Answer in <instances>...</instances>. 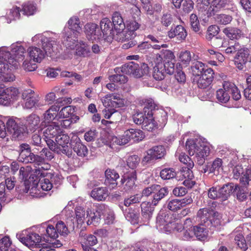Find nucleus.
Segmentation results:
<instances>
[{
  "mask_svg": "<svg viewBox=\"0 0 251 251\" xmlns=\"http://www.w3.org/2000/svg\"><path fill=\"white\" fill-rule=\"evenodd\" d=\"M100 26L104 40L110 42L116 37L114 35L112 24L108 18H103L100 21Z\"/></svg>",
  "mask_w": 251,
  "mask_h": 251,
  "instance_id": "obj_16",
  "label": "nucleus"
},
{
  "mask_svg": "<svg viewBox=\"0 0 251 251\" xmlns=\"http://www.w3.org/2000/svg\"><path fill=\"white\" fill-rule=\"evenodd\" d=\"M112 25L115 31L117 32V37H119V34L124 30L125 28V24L121 14L118 12H115L112 17Z\"/></svg>",
  "mask_w": 251,
  "mask_h": 251,
  "instance_id": "obj_23",
  "label": "nucleus"
},
{
  "mask_svg": "<svg viewBox=\"0 0 251 251\" xmlns=\"http://www.w3.org/2000/svg\"><path fill=\"white\" fill-rule=\"evenodd\" d=\"M242 48V46L238 42L227 40L224 49H221V50L227 55H233L236 52H238Z\"/></svg>",
  "mask_w": 251,
  "mask_h": 251,
  "instance_id": "obj_33",
  "label": "nucleus"
},
{
  "mask_svg": "<svg viewBox=\"0 0 251 251\" xmlns=\"http://www.w3.org/2000/svg\"><path fill=\"white\" fill-rule=\"evenodd\" d=\"M33 181V184L38 188H41L43 191H48L50 190L53 187L52 182L58 180L59 184H60V177L59 176H52V178L48 177L42 176L38 178H34Z\"/></svg>",
  "mask_w": 251,
  "mask_h": 251,
  "instance_id": "obj_11",
  "label": "nucleus"
},
{
  "mask_svg": "<svg viewBox=\"0 0 251 251\" xmlns=\"http://www.w3.org/2000/svg\"><path fill=\"white\" fill-rule=\"evenodd\" d=\"M44 159L42 158V161H35V162L39 163L37 164V166H34V169L33 170L32 172L30 175V178L32 177V179L34 178H38L42 176L48 177L52 178L53 174L51 173L48 172L50 169V166L48 163H43Z\"/></svg>",
  "mask_w": 251,
  "mask_h": 251,
  "instance_id": "obj_12",
  "label": "nucleus"
},
{
  "mask_svg": "<svg viewBox=\"0 0 251 251\" xmlns=\"http://www.w3.org/2000/svg\"><path fill=\"white\" fill-rule=\"evenodd\" d=\"M168 194V189L166 187L161 188H157V190L155 191L153 195V199L151 204L153 206L156 205L159 201L164 198Z\"/></svg>",
  "mask_w": 251,
  "mask_h": 251,
  "instance_id": "obj_46",
  "label": "nucleus"
},
{
  "mask_svg": "<svg viewBox=\"0 0 251 251\" xmlns=\"http://www.w3.org/2000/svg\"><path fill=\"white\" fill-rule=\"evenodd\" d=\"M67 24L68 26L64 28L63 34L66 38L68 47L72 48L74 45L72 39L78 38L82 31V28L80 25V20L76 16L71 17L68 21Z\"/></svg>",
  "mask_w": 251,
  "mask_h": 251,
  "instance_id": "obj_6",
  "label": "nucleus"
},
{
  "mask_svg": "<svg viewBox=\"0 0 251 251\" xmlns=\"http://www.w3.org/2000/svg\"><path fill=\"white\" fill-rule=\"evenodd\" d=\"M215 15L214 18L215 21L219 24L222 25H227L229 24L232 21V18L231 16L226 14H217Z\"/></svg>",
  "mask_w": 251,
  "mask_h": 251,
  "instance_id": "obj_60",
  "label": "nucleus"
},
{
  "mask_svg": "<svg viewBox=\"0 0 251 251\" xmlns=\"http://www.w3.org/2000/svg\"><path fill=\"white\" fill-rule=\"evenodd\" d=\"M206 68L203 63L200 61H197L195 63L194 65L192 67L193 74L195 76H199L201 75Z\"/></svg>",
  "mask_w": 251,
  "mask_h": 251,
  "instance_id": "obj_58",
  "label": "nucleus"
},
{
  "mask_svg": "<svg viewBox=\"0 0 251 251\" xmlns=\"http://www.w3.org/2000/svg\"><path fill=\"white\" fill-rule=\"evenodd\" d=\"M197 2L200 11L205 12L208 17L214 15V8L212 5L209 6L210 0H197Z\"/></svg>",
  "mask_w": 251,
  "mask_h": 251,
  "instance_id": "obj_36",
  "label": "nucleus"
},
{
  "mask_svg": "<svg viewBox=\"0 0 251 251\" xmlns=\"http://www.w3.org/2000/svg\"><path fill=\"white\" fill-rule=\"evenodd\" d=\"M116 73H120L132 75L133 77L140 78L147 75L149 72V68L147 64L143 63L139 65L133 62L123 65L121 67L114 69Z\"/></svg>",
  "mask_w": 251,
  "mask_h": 251,
  "instance_id": "obj_5",
  "label": "nucleus"
},
{
  "mask_svg": "<svg viewBox=\"0 0 251 251\" xmlns=\"http://www.w3.org/2000/svg\"><path fill=\"white\" fill-rule=\"evenodd\" d=\"M223 87L229 91V94L231 95L234 100H237L241 98L240 92L234 84L228 81H224Z\"/></svg>",
  "mask_w": 251,
  "mask_h": 251,
  "instance_id": "obj_40",
  "label": "nucleus"
},
{
  "mask_svg": "<svg viewBox=\"0 0 251 251\" xmlns=\"http://www.w3.org/2000/svg\"><path fill=\"white\" fill-rule=\"evenodd\" d=\"M20 8L17 6L13 7L11 9H9L6 13V17H1L0 21H3L4 19H6L7 23H10L12 21L16 19H19L20 17Z\"/></svg>",
  "mask_w": 251,
  "mask_h": 251,
  "instance_id": "obj_45",
  "label": "nucleus"
},
{
  "mask_svg": "<svg viewBox=\"0 0 251 251\" xmlns=\"http://www.w3.org/2000/svg\"><path fill=\"white\" fill-rule=\"evenodd\" d=\"M239 189V186L237 184L230 183L223 185L219 189L220 198L223 200H226L231 194Z\"/></svg>",
  "mask_w": 251,
  "mask_h": 251,
  "instance_id": "obj_28",
  "label": "nucleus"
},
{
  "mask_svg": "<svg viewBox=\"0 0 251 251\" xmlns=\"http://www.w3.org/2000/svg\"><path fill=\"white\" fill-rule=\"evenodd\" d=\"M103 211L102 215L104 216L105 224L110 225L114 223L115 215L113 211L107 205L101 204L100 205V210Z\"/></svg>",
  "mask_w": 251,
  "mask_h": 251,
  "instance_id": "obj_32",
  "label": "nucleus"
},
{
  "mask_svg": "<svg viewBox=\"0 0 251 251\" xmlns=\"http://www.w3.org/2000/svg\"><path fill=\"white\" fill-rule=\"evenodd\" d=\"M213 215H218V212L209 208H201L197 212V216L200 219L201 223L206 225Z\"/></svg>",
  "mask_w": 251,
  "mask_h": 251,
  "instance_id": "obj_30",
  "label": "nucleus"
},
{
  "mask_svg": "<svg viewBox=\"0 0 251 251\" xmlns=\"http://www.w3.org/2000/svg\"><path fill=\"white\" fill-rule=\"evenodd\" d=\"M40 122V117L36 114H32L27 117L25 124L26 128L32 131L38 127Z\"/></svg>",
  "mask_w": 251,
  "mask_h": 251,
  "instance_id": "obj_41",
  "label": "nucleus"
},
{
  "mask_svg": "<svg viewBox=\"0 0 251 251\" xmlns=\"http://www.w3.org/2000/svg\"><path fill=\"white\" fill-rule=\"evenodd\" d=\"M179 61L182 65L187 66L191 60V55L189 51L185 50L181 51L178 55Z\"/></svg>",
  "mask_w": 251,
  "mask_h": 251,
  "instance_id": "obj_52",
  "label": "nucleus"
},
{
  "mask_svg": "<svg viewBox=\"0 0 251 251\" xmlns=\"http://www.w3.org/2000/svg\"><path fill=\"white\" fill-rule=\"evenodd\" d=\"M84 32L89 40L94 41L100 38L101 33L97 25L88 23L84 26Z\"/></svg>",
  "mask_w": 251,
  "mask_h": 251,
  "instance_id": "obj_20",
  "label": "nucleus"
},
{
  "mask_svg": "<svg viewBox=\"0 0 251 251\" xmlns=\"http://www.w3.org/2000/svg\"><path fill=\"white\" fill-rule=\"evenodd\" d=\"M234 240L237 246L241 249L246 251L248 249L246 241L243 235L239 233L235 235Z\"/></svg>",
  "mask_w": 251,
  "mask_h": 251,
  "instance_id": "obj_59",
  "label": "nucleus"
},
{
  "mask_svg": "<svg viewBox=\"0 0 251 251\" xmlns=\"http://www.w3.org/2000/svg\"><path fill=\"white\" fill-rule=\"evenodd\" d=\"M19 159L21 162L28 163H33L38 160L41 162L42 157L38 155H35L31 152L30 150H24L20 151Z\"/></svg>",
  "mask_w": 251,
  "mask_h": 251,
  "instance_id": "obj_27",
  "label": "nucleus"
},
{
  "mask_svg": "<svg viewBox=\"0 0 251 251\" xmlns=\"http://www.w3.org/2000/svg\"><path fill=\"white\" fill-rule=\"evenodd\" d=\"M99 210L100 205L97 207L96 212H92L90 209H87L86 210V218H87L86 223L88 225L93 224L96 226L100 223L103 211Z\"/></svg>",
  "mask_w": 251,
  "mask_h": 251,
  "instance_id": "obj_26",
  "label": "nucleus"
},
{
  "mask_svg": "<svg viewBox=\"0 0 251 251\" xmlns=\"http://www.w3.org/2000/svg\"><path fill=\"white\" fill-rule=\"evenodd\" d=\"M186 148L190 155H195L196 161L200 165L203 164L210 153L209 146L199 139L188 140Z\"/></svg>",
  "mask_w": 251,
  "mask_h": 251,
  "instance_id": "obj_3",
  "label": "nucleus"
},
{
  "mask_svg": "<svg viewBox=\"0 0 251 251\" xmlns=\"http://www.w3.org/2000/svg\"><path fill=\"white\" fill-rule=\"evenodd\" d=\"M194 233L196 237L201 240L206 238L208 233L205 228L201 226H193Z\"/></svg>",
  "mask_w": 251,
  "mask_h": 251,
  "instance_id": "obj_53",
  "label": "nucleus"
},
{
  "mask_svg": "<svg viewBox=\"0 0 251 251\" xmlns=\"http://www.w3.org/2000/svg\"><path fill=\"white\" fill-rule=\"evenodd\" d=\"M18 90L14 87L3 89L0 93V104L8 105L11 100H15L19 95Z\"/></svg>",
  "mask_w": 251,
  "mask_h": 251,
  "instance_id": "obj_17",
  "label": "nucleus"
},
{
  "mask_svg": "<svg viewBox=\"0 0 251 251\" xmlns=\"http://www.w3.org/2000/svg\"><path fill=\"white\" fill-rule=\"evenodd\" d=\"M156 120L157 122L155 121L153 118V122H154L156 125V126L154 128V129L159 127L161 128H163L167 122V113L166 112L162 111L160 113V115L156 117Z\"/></svg>",
  "mask_w": 251,
  "mask_h": 251,
  "instance_id": "obj_51",
  "label": "nucleus"
},
{
  "mask_svg": "<svg viewBox=\"0 0 251 251\" xmlns=\"http://www.w3.org/2000/svg\"><path fill=\"white\" fill-rule=\"evenodd\" d=\"M27 238V241H25L26 246H36L40 245V244L42 245H44L42 242L45 240L44 239H42L41 236L36 233L28 231Z\"/></svg>",
  "mask_w": 251,
  "mask_h": 251,
  "instance_id": "obj_43",
  "label": "nucleus"
},
{
  "mask_svg": "<svg viewBox=\"0 0 251 251\" xmlns=\"http://www.w3.org/2000/svg\"><path fill=\"white\" fill-rule=\"evenodd\" d=\"M172 219V215H169L164 211H160L156 218V226H164Z\"/></svg>",
  "mask_w": 251,
  "mask_h": 251,
  "instance_id": "obj_48",
  "label": "nucleus"
},
{
  "mask_svg": "<svg viewBox=\"0 0 251 251\" xmlns=\"http://www.w3.org/2000/svg\"><path fill=\"white\" fill-rule=\"evenodd\" d=\"M37 34L32 38V41L35 44H41L42 49L36 47H29L27 50V54L31 60L35 63H40L45 58L46 54L51 56L53 53L59 52L58 46L52 37H48L47 34Z\"/></svg>",
  "mask_w": 251,
  "mask_h": 251,
  "instance_id": "obj_2",
  "label": "nucleus"
},
{
  "mask_svg": "<svg viewBox=\"0 0 251 251\" xmlns=\"http://www.w3.org/2000/svg\"><path fill=\"white\" fill-rule=\"evenodd\" d=\"M183 225L177 221L169 220L164 225L163 231L166 233L172 232H179L182 231Z\"/></svg>",
  "mask_w": 251,
  "mask_h": 251,
  "instance_id": "obj_31",
  "label": "nucleus"
},
{
  "mask_svg": "<svg viewBox=\"0 0 251 251\" xmlns=\"http://www.w3.org/2000/svg\"><path fill=\"white\" fill-rule=\"evenodd\" d=\"M25 51V48L18 43L10 47L0 48V82L15 80L13 71L18 68L19 62L24 59Z\"/></svg>",
  "mask_w": 251,
  "mask_h": 251,
  "instance_id": "obj_1",
  "label": "nucleus"
},
{
  "mask_svg": "<svg viewBox=\"0 0 251 251\" xmlns=\"http://www.w3.org/2000/svg\"><path fill=\"white\" fill-rule=\"evenodd\" d=\"M165 154L166 150L163 146H154L147 151V155L143 158V162L148 163L151 160L161 159Z\"/></svg>",
  "mask_w": 251,
  "mask_h": 251,
  "instance_id": "obj_14",
  "label": "nucleus"
},
{
  "mask_svg": "<svg viewBox=\"0 0 251 251\" xmlns=\"http://www.w3.org/2000/svg\"><path fill=\"white\" fill-rule=\"evenodd\" d=\"M61 130L59 125L55 122L42 129L44 139L50 149H53V147H54V142L51 139L56 137L59 133H61Z\"/></svg>",
  "mask_w": 251,
  "mask_h": 251,
  "instance_id": "obj_10",
  "label": "nucleus"
},
{
  "mask_svg": "<svg viewBox=\"0 0 251 251\" xmlns=\"http://www.w3.org/2000/svg\"><path fill=\"white\" fill-rule=\"evenodd\" d=\"M167 35L171 39L176 38V40L181 43L185 41L187 36V32L183 26L177 25L168 31Z\"/></svg>",
  "mask_w": 251,
  "mask_h": 251,
  "instance_id": "obj_22",
  "label": "nucleus"
},
{
  "mask_svg": "<svg viewBox=\"0 0 251 251\" xmlns=\"http://www.w3.org/2000/svg\"><path fill=\"white\" fill-rule=\"evenodd\" d=\"M211 44L212 46L216 49L221 48L224 49L226 44L227 40L221 37H217L212 39Z\"/></svg>",
  "mask_w": 251,
  "mask_h": 251,
  "instance_id": "obj_62",
  "label": "nucleus"
},
{
  "mask_svg": "<svg viewBox=\"0 0 251 251\" xmlns=\"http://www.w3.org/2000/svg\"><path fill=\"white\" fill-rule=\"evenodd\" d=\"M72 41H73L72 42L74 45L72 48L68 47L67 41H65V44L66 49L65 52L67 57L71 58L73 54L82 57H86L89 55L90 50L85 43L83 41L78 42L77 38H73Z\"/></svg>",
  "mask_w": 251,
  "mask_h": 251,
  "instance_id": "obj_7",
  "label": "nucleus"
},
{
  "mask_svg": "<svg viewBox=\"0 0 251 251\" xmlns=\"http://www.w3.org/2000/svg\"><path fill=\"white\" fill-rule=\"evenodd\" d=\"M219 30V27L215 25L209 26L207 29L205 35L206 40L208 41L212 40V39L218 34Z\"/></svg>",
  "mask_w": 251,
  "mask_h": 251,
  "instance_id": "obj_61",
  "label": "nucleus"
},
{
  "mask_svg": "<svg viewBox=\"0 0 251 251\" xmlns=\"http://www.w3.org/2000/svg\"><path fill=\"white\" fill-rule=\"evenodd\" d=\"M142 215L146 221H148L152 217L154 206L148 201H144L141 204Z\"/></svg>",
  "mask_w": 251,
  "mask_h": 251,
  "instance_id": "obj_37",
  "label": "nucleus"
},
{
  "mask_svg": "<svg viewBox=\"0 0 251 251\" xmlns=\"http://www.w3.org/2000/svg\"><path fill=\"white\" fill-rule=\"evenodd\" d=\"M155 65L153 67L152 76L157 80L164 79L166 74L172 75L175 70V65L174 62H157L155 61Z\"/></svg>",
  "mask_w": 251,
  "mask_h": 251,
  "instance_id": "obj_8",
  "label": "nucleus"
},
{
  "mask_svg": "<svg viewBox=\"0 0 251 251\" xmlns=\"http://www.w3.org/2000/svg\"><path fill=\"white\" fill-rule=\"evenodd\" d=\"M75 142L73 145V150L79 156H86L88 152L86 146L82 143L79 138L77 136L75 137Z\"/></svg>",
  "mask_w": 251,
  "mask_h": 251,
  "instance_id": "obj_39",
  "label": "nucleus"
},
{
  "mask_svg": "<svg viewBox=\"0 0 251 251\" xmlns=\"http://www.w3.org/2000/svg\"><path fill=\"white\" fill-rule=\"evenodd\" d=\"M46 235L52 240L50 241L49 239L44 238V240H46L45 242H49L54 248H58L62 246L63 244L61 242L56 239L58 237L59 233L55 226L49 225L46 229Z\"/></svg>",
  "mask_w": 251,
  "mask_h": 251,
  "instance_id": "obj_19",
  "label": "nucleus"
},
{
  "mask_svg": "<svg viewBox=\"0 0 251 251\" xmlns=\"http://www.w3.org/2000/svg\"><path fill=\"white\" fill-rule=\"evenodd\" d=\"M75 216L77 223L78 224H82L84 221H87L86 211L81 206H77L75 208Z\"/></svg>",
  "mask_w": 251,
  "mask_h": 251,
  "instance_id": "obj_49",
  "label": "nucleus"
},
{
  "mask_svg": "<svg viewBox=\"0 0 251 251\" xmlns=\"http://www.w3.org/2000/svg\"><path fill=\"white\" fill-rule=\"evenodd\" d=\"M144 135L142 130L138 129L131 128L125 131L122 136V144L125 145L130 141L139 142L144 138Z\"/></svg>",
  "mask_w": 251,
  "mask_h": 251,
  "instance_id": "obj_13",
  "label": "nucleus"
},
{
  "mask_svg": "<svg viewBox=\"0 0 251 251\" xmlns=\"http://www.w3.org/2000/svg\"><path fill=\"white\" fill-rule=\"evenodd\" d=\"M183 227L182 230H185L183 233V238L184 240H189L195 235L193 226H192V222L190 219H187L185 220Z\"/></svg>",
  "mask_w": 251,
  "mask_h": 251,
  "instance_id": "obj_44",
  "label": "nucleus"
},
{
  "mask_svg": "<svg viewBox=\"0 0 251 251\" xmlns=\"http://www.w3.org/2000/svg\"><path fill=\"white\" fill-rule=\"evenodd\" d=\"M60 107L57 105H52L43 114V122L41 125L43 126L44 123H49L56 118L58 119V113Z\"/></svg>",
  "mask_w": 251,
  "mask_h": 251,
  "instance_id": "obj_29",
  "label": "nucleus"
},
{
  "mask_svg": "<svg viewBox=\"0 0 251 251\" xmlns=\"http://www.w3.org/2000/svg\"><path fill=\"white\" fill-rule=\"evenodd\" d=\"M216 98L220 102H227L230 99L229 91L224 87L218 89L216 93Z\"/></svg>",
  "mask_w": 251,
  "mask_h": 251,
  "instance_id": "obj_47",
  "label": "nucleus"
},
{
  "mask_svg": "<svg viewBox=\"0 0 251 251\" xmlns=\"http://www.w3.org/2000/svg\"><path fill=\"white\" fill-rule=\"evenodd\" d=\"M176 173L173 168H165L160 173L161 177L163 179H170L175 177Z\"/></svg>",
  "mask_w": 251,
  "mask_h": 251,
  "instance_id": "obj_57",
  "label": "nucleus"
},
{
  "mask_svg": "<svg viewBox=\"0 0 251 251\" xmlns=\"http://www.w3.org/2000/svg\"><path fill=\"white\" fill-rule=\"evenodd\" d=\"M204 76L200 75L199 76H195L194 80L197 83L198 87L201 89L206 88L208 87L211 82L206 79Z\"/></svg>",
  "mask_w": 251,
  "mask_h": 251,
  "instance_id": "obj_63",
  "label": "nucleus"
},
{
  "mask_svg": "<svg viewBox=\"0 0 251 251\" xmlns=\"http://www.w3.org/2000/svg\"><path fill=\"white\" fill-rule=\"evenodd\" d=\"M109 79L111 83H107L106 88L111 91H114L117 89L118 87L114 83H118L120 84H125L127 81V77L124 75L116 74L109 76Z\"/></svg>",
  "mask_w": 251,
  "mask_h": 251,
  "instance_id": "obj_24",
  "label": "nucleus"
},
{
  "mask_svg": "<svg viewBox=\"0 0 251 251\" xmlns=\"http://www.w3.org/2000/svg\"><path fill=\"white\" fill-rule=\"evenodd\" d=\"M11 245L12 241L9 236H4L0 239V251H6Z\"/></svg>",
  "mask_w": 251,
  "mask_h": 251,
  "instance_id": "obj_64",
  "label": "nucleus"
},
{
  "mask_svg": "<svg viewBox=\"0 0 251 251\" xmlns=\"http://www.w3.org/2000/svg\"><path fill=\"white\" fill-rule=\"evenodd\" d=\"M91 197L98 201H104L108 196V192L106 187L95 188L91 192Z\"/></svg>",
  "mask_w": 251,
  "mask_h": 251,
  "instance_id": "obj_34",
  "label": "nucleus"
},
{
  "mask_svg": "<svg viewBox=\"0 0 251 251\" xmlns=\"http://www.w3.org/2000/svg\"><path fill=\"white\" fill-rule=\"evenodd\" d=\"M6 124L7 129L12 134L13 138L21 139L22 137L24 129L20 127L13 119H8Z\"/></svg>",
  "mask_w": 251,
  "mask_h": 251,
  "instance_id": "obj_25",
  "label": "nucleus"
},
{
  "mask_svg": "<svg viewBox=\"0 0 251 251\" xmlns=\"http://www.w3.org/2000/svg\"><path fill=\"white\" fill-rule=\"evenodd\" d=\"M250 51L248 49L242 48L234 57V64L240 70H243L248 61Z\"/></svg>",
  "mask_w": 251,
  "mask_h": 251,
  "instance_id": "obj_18",
  "label": "nucleus"
},
{
  "mask_svg": "<svg viewBox=\"0 0 251 251\" xmlns=\"http://www.w3.org/2000/svg\"><path fill=\"white\" fill-rule=\"evenodd\" d=\"M23 11L25 15L30 16L33 15L37 11L35 4L31 2H27L23 5Z\"/></svg>",
  "mask_w": 251,
  "mask_h": 251,
  "instance_id": "obj_54",
  "label": "nucleus"
},
{
  "mask_svg": "<svg viewBox=\"0 0 251 251\" xmlns=\"http://www.w3.org/2000/svg\"><path fill=\"white\" fill-rule=\"evenodd\" d=\"M105 182L112 185L113 188L117 186L116 180L119 178L118 173L114 170L107 169L105 172Z\"/></svg>",
  "mask_w": 251,
  "mask_h": 251,
  "instance_id": "obj_42",
  "label": "nucleus"
},
{
  "mask_svg": "<svg viewBox=\"0 0 251 251\" xmlns=\"http://www.w3.org/2000/svg\"><path fill=\"white\" fill-rule=\"evenodd\" d=\"M122 136L118 138L116 136L108 135L105 141L103 142L106 145L108 146L111 148H113V146L115 145H124V144H122Z\"/></svg>",
  "mask_w": 251,
  "mask_h": 251,
  "instance_id": "obj_50",
  "label": "nucleus"
},
{
  "mask_svg": "<svg viewBox=\"0 0 251 251\" xmlns=\"http://www.w3.org/2000/svg\"><path fill=\"white\" fill-rule=\"evenodd\" d=\"M136 178V173L135 171L122 176L120 182L123 189L126 192L133 189L135 186Z\"/></svg>",
  "mask_w": 251,
  "mask_h": 251,
  "instance_id": "obj_21",
  "label": "nucleus"
},
{
  "mask_svg": "<svg viewBox=\"0 0 251 251\" xmlns=\"http://www.w3.org/2000/svg\"><path fill=\"white\" fill-rule=\"evenodd\" d=\"M75 111L74 107L71 105L62 108L58 113V118H67L71 116Z\"/></svg>",
  "mask_w": 251,
  "mask_h": 251,
  "instance_id": "obj_56",
  "label": "nucleus"
},
{
  "mask_svg": "<svg viewBox=\"0 0 251 251\" xmlns=\"http://www.w3.org/2000/svg\"><path fill=\"white\" fill-rule=\"evenodd\" d=\"M223 170V161L221 158H217L212 162L209 168V172L218 174L221 170Z\"/></svg>",
  "mask_w": 251,
  "mask_h": 251,
  "instance_id": "obj_55",
  "label": "nucleus"
},
{
  "mask_svg": "<svg viewBox=\"0 0 251 251\" xmlns=\"http://www.w3.org/2000/svg\"><path fill=\"white\" fill-rule=\"evenodd\" d=\"M149 107L145 106L144 111L145 114L140 112H136L132 116L133 121L137 125H142L143 129L149 131L154 130L156 126V124L153 122V113L152 109L154 108V104L150 100L148 103Z\"/></svg>",
  "mask_w": 251,
  "mask_h": 251,
  "instance_id": "obj_4",
  "label": "nucleus"
},
{
  "mask_svg": "<svg viewBox=\"0 0 251 251\" xmlns=\"http://www.w3.org/2000/svg\"><path fill=\"white\" fill-rule=\"evenodd\" d=\"M175 56L173 51L169 50H162L160 54L156 55L155 61L158 62H172L174 60Z\"/></svg>",
  "mask_w": 251,
  "mask_h": 251,
  "instance_id": "obj_35",
  "label": "nucleus"
},
{
  "mask_svg": "<svg viewBox=\"0 0 251 251\" xmlns=\"http://www.w3.org/2000/svg\"><path fill=\"white\" fill-rule=\"evenodd\" d=\"M140 27V25L136 21H130L127 24V30L126 31H122L119 34V36L116 37V40L124 42L126 40H131L132 38L135 37L136 34L135 31L137 30Z\"/></svg>",
  "mask_w": 251,
  "mask_h": 251,
  "instance_id": "obj_15",
  "label": "nucleus"
},
{
  "mask_svg": "<svg viewBox=\"0 0 251 251\" xmlns=\"http://www.w3.org/2000/svg\"><path fill=\"white\" fill-rule=\"evenodd\" d=\"M70 141V136L61 130V133H59L55 137L56 143L54 142V147H53L55 149H50L58 154L63 153L69 156L71 154L68 146Z\"/></svg>",
  "mask_w": 251,
  "mask_h": 251,
  "instance_id": "obj_9",
  "label": "nucleus"
},
{
  "mask_svg": "<svg viewBox=\"0 0 251 251\" xmlns=\"http://www.w3.org/2000/svg\"><path fill=\"white\" fill-rule=\"evenodd\" d=\"M223 32L231 40H238L243 35L242 31L236 27H227L223 29Z\"/></svg>",
  "mask_w": 251,
  "mask_h": 251,
  "instance_id": "obj_38",
  "label": "nucleus"
}]
</instances>
